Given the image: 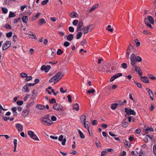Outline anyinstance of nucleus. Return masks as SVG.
<instances>
[{
  "label": "nucleus",
  "mask_w": 156,
  "mask_h": 156,
  "mask_svg": "<svg viewBox=\"0 0 156 156\" xmlns=\"http://www.w3.org/2000/svg\"><path fill=\"white\" fill-rule=\"evenodd\" d=\"M39 120L45 126H49L52 124L53 122L50 119L49 115L47 114L44 116L41 117Z\"/></svg>",
  "instance_id": "nucleus-1"
},
{
  "label": "nucleus",
  "mask_w": 156,
  "mask_h": 156,
  "mask_svg": "<svg viewBox=\"0 0 156 156\" xmlns=\"http://www.w3.org/2000/svg\"><path fill=\"white\" fill-rule=\"evenodd\" d=\"M64 76V74H62L61 71H59L55 74V75L51 77L49 80V83L54 82V84L58 82Z\"/></svg>",
  "instance_id": "nucleus-2"
},
{
  "label": "nucleus",
  "mask_w": 156,
  "mask_h": 156,
  "mask_svg": "<svg viewBox=\"0 0 156 156\" xmlns=\"http://www.w3.org/2000/svg\"><path fill=\"white\" fill-rule=\"evenodd\" d=\"M28 134L31 139L39 141V139L33 131H28Z\"/></svg>",
  "instance_id": "nucleus-3"
},
{
  "label": "nucleus",
  "mask_w": 156,
  "mask_h": 156,
  "mask_svg": "<svg viewBox=\"0 0 156 156\" xmlns=\"http://www.w3.org/2000/svg\"><path fill=\"white\" fill-rule=\"evenodd\" d=\"M125 112L126 113V114L125 115L127 117V115H135L136 113L133 110L131 109H129L128 108H125Z\"/></svg>",
  "instance_id": "nucleus-4"
},
{
  "label": "nucleus",
  "mask_w": 156,
  "mask_h": 156,
  "mask_svg": "<svg viewBox=\"0 0 156 156\" xmlns=\"http://www.w3.org/2000/svg\"><path fill=\"white\" fill-rule=\"evenodd\" d=\"M136 57V56L134 53H132L130 56V64L132 66H135L136 65V61H135Z\"/></svg>",
  "instance_id": "nucleus-5"
},
{
  "label": "nucleus",
  "mask_w": 156,
  "mask_h": 156,
  "mask_svg": "<svg viewBox=\"0 0 156 156\" xmlns=\"http://www.w3.org/2000/svg\"><path fill=\"white\" fill-rule=\"evenodd\" d=\"M11 45V43L9 41H6L5 43L3 44L2 48L3 51L9 47Z\"/></svg>",
  "instance_id": "nucleus-6"
},
{
  "label": "nucleus",
  "mask_w": 156,
  "mask_h": 156,
  "mask_svg": "<svg viewBox=\"0 0 156 156\" xmlns=\"http://www.w3.org/2000/svg\"><path fill=\"white\" fill-rule=\"evenodd\" d=\"M53 108L57 111L62 110V105L58 103L55 104L53 107Z\"/></svg>",
  "instance_id": "nucleus-7"
},
{
  "label": "nucleus",
  "mask_w": 156,
  "mask_h": 156,
  "mask_svg": "<svg viewBox=\"0 0 156 156\" xmlns=\"http://www.w3.org/2000/svg\"><path fill=\"white\" fill-rule=\"evenodd\" d=\"M51 68V66L50 65L47 66L43 65L41 68V71H44L46 72H48Z\"/></svg>",
  "instance_id": "nucleus-8"
},
{
  "label": "nucleus",
  "mask_w": 156,
  "mask_h": 156,
  "mask_svg": "<svg viewBox=\"0 0 156 156\" xmlns=\"http://www.w3.org/2000/svg\"><path fill=\"white\" fill-rule=\"evenodd\" d=\"M83 23L82 21H80L78 23L76 29V31H78L80 30H81L83 28Z\"/></svg>",
  "instance_id": "nucleus-9"
},
{
  "label": "nucleus",
  "mask_w": 156,
  "mask_h": 156,
  "mask_svg": "<svg viewBox=\"0 0 156 156\" xmlns=\"http://www.w3.org/2000/svg\"><path fill=\"white\" fill-rule=\"evenodd\" d=\"M122 75V74L121 73H118L117 74H116L111 78L110 79V82H112L115 79L121 76Z\"/></svg>",
  "instance_id": "nucleus-10"
},
{
  "label": "nucleus",
  "mask_w": 156,
  "mask_h": 156,
  "mask_svg": "<svg viewBox=\"0 0 156 156\" xmlns=\"http://www.w3.org/2000/svg\"><path fill=\"white\" fill-rule=\"evenodd\" d=\"M30 111V109L25 108V109L23 111L22 113V115L23 117H25L29 113Z\"/></svg>",
  "instance_id": "nucleus-11"
},
{
  "label": "nucleus",
  "mask_w": 156,
  "mask_h": 156,
  "mask_svg": "<svg viewBox=\"0 0 156 156\" xmlns=\"http://www.w3.org/2000/svg\"><path fill=\"white\" fill-rule=\"evenodd\" d=\"M140 79L143 82L148 83H149V80L148 77L146 76H140Z\"/></svg>",
  "instance_id": "nucleus-12"
},
{
  "label": "nucleus",
  "mask_w": 156,
  "mask_h": 156,
  "mask_svg": "<svg viewBox=\"0 0 156 156\" xmlns=\"http://www.w3.org/2000/svg\"><path fill=\"white\" fill-rule=\"evenodd\" d=\"M63 140L62 142V145H64L65 144V143L66 141V138H65L63 139V136L62 135H60L58 139V140L61 141Z\"/></svg>",
  "instance_id": "nucleus-13"
},
{
  "label": "nucleus",
  "mask_w": 156,
  "mask_h": 156,
  "mask_svg": "<svg viewBox=\"0 0 156 156\" xmlns=\"http://www.w3.org/2000/svg\"><path fill=\"white\" fill-rule=\"evenodd\" d=\"M144 19H147V21H148L150 23L152 24H153L154 22V20L153 18L151 16H148L147 18H145Z\"/></svg>",
  "instance_id": "nucleus-14"
},
{
  "label": "nucleus",
  "mask_w": 156,
  "mask_h": 156,
  "mask_svg": "<svg viewBox=\"0 0 156 156\" xmlns=\"http://www.w3.org/2000/svg\"><path fill=\"white\" fill-rule=\"evenodd\" d=\"M36 108L37 109L40 110H43L45 109V106L44 105L40 104H38L36 105Z\"/></svg>",
  "instance_id": "nucleus-15"
},
{
  "label": "nucleus",
  "mask_w": 156,
  "mask_h": 156,
  "mask_svg": "<svg viewBox=\"0 0 156 156\" xmlns=\"http://www.w3.org/2000/svg\"><path fill=\"white\" fill-rule=\"evenodd\" d=\"M16 127L19 132L23 130V127L22 125L20 124H16Z\"/></svg>",
  "instance_id": "nucleus-16"
},
{
  "label": "nucleus",
  "mask_w": 156,
  "mask_h": 156,
  "mask_svg": "<svg viewBox=\"0 0 156 156\" xmlns=\"http://www.w3.org/2000/svg\"><path fill=\"white\" fill-rule=\"evenodd\" d=\"M69 16L72 18L77 17L78 16L77 14L75 12H73L69 14Z\"/></svg>",
  "instance_id": "nucleus-17"
},
{
  "label": "nucleus",
  "mask_w": 156,
  "mask_h": 156,
  "mask_svg": "<svg viewBox=\"0 0 156 156\" xmlns=\"http://www.w3.org/2000/svg\"><path fill=\"white\" fill-rule=\"evenodd\" d=\"M46 22V21L44 19L41 18L39 20L38 22V24L39 26H41L42 24L45 23Z\"/></svg>",
  "instance_id": "nucleus-18"
},
{
  "label": "nucleus",
  "mask_w": 156,
  "mask_h": 156,
  "mask_svg": "<svg viewBox=\"0 0 156 156\" xmlns=\"http://www.w3.org/2000/svg\"><path fill=\"white\" fill-rule=\"evenodd\" d=\"M29 87L28 86V85L26 84L23 87L22 89L25 92L27 93L29 92Z\"/></svg>",
  "instance_id": "nucleus-19"
},
{
  "label": "nucleus",
  "mask_w": 156,
  "mask_h": 156,
  "mask_svg": "<svg viewBox=\"0 0 156 156\" xmlns=\"http://www.w3.org/2000/svg\"><path fill=\"white\" fill-rule=\"evenodd\" d=\"M66 37V36L65 37ZM67 40L69 41H72L73 39V35L72 34H69L66 37Z\"/></svg>",
  "instance_id": "nucleus-20"
},
{
  "label": "nucleus",
  "mask_w": 156,
  "mask_h": 156,
  "mask_svg": "<svg viewBox=\"0 0 156 156\" xmlns=\"http://www.w3.org/2000/svg\"><path fill=\"white\" fill-rule=\"evenodd\" d=\"M99 6L98 4H96L94 5L92 8L89 10V12L90 13L92 12L93 10L95 9Z\"/></svg>",
  "instance_id": "nucleus-21"
},
{
  "label": "nucleus",
  "mask_w": 156,
  "mask_h": 156,
  "mask_svg": "<svg viewBox=\"0 0 156 156\" xmlns=\"http://www.w3.org/2000/svg\"><path fill=\"white\" fill-rule=\"evenodd\" d=\"M41 14V13H37L36 14V15L32 17V18L31 20L32 21L33 20H36L38 18L40 15Z\"/></svg>",
  "instance_id": "nucleus-22"
},
{
  "label": "nucleus",
  "mask_w": 156,
  "mask_h": 156,
  "mask_svg": "<svg viewBox=\"0 0 156 156\" xmlns=\"http://www.w3.org/2000/svg\"><path fill=\"white\" fill-rule=\"evenodd\" d=\"M34 102H33L28 103L26 105V108L30 109V107L34 105Z\"/></svg>",
  "instance_id": "nucleus-23"
},
{
  "label": "nucleus",
  "mask_w": 156,
  "mask_h": 156,
  "mask_svg": "<svg viewBox=\"0 0 156 156\" xmlns=\"http://www.w3.org/2000/svg\"><path fill=\"white\" fill-rule=\"evenodd\" d=\"M22 20L23 23H26L28 21V16H23L22 18Z\"/></svg>",
  "instance_id": "nucleus-24"
},
{
  "label": "nucleus",
  "mask_w": 156,
  "mask_h": 156,
  "mask_svg": "<svg viewBox=\"0 0 156 156\" xmlns=\"http://www.w3.org/2000/svg\"><path fill=\"white\" fill-rule=\"evenodd\" d=\"M14 116H16L17 115V113L16 111L17 108L16 107H14L11 109Z\"/></svg>",
  "instance_id": "nucleus-25"
},
{
  "label": "nucleus",
  "mask_w": 156,
  "mask_h": 156,
  "mask_svg": "<svg viewBox=\"0 0 156 156\" xmlns=\"http://www.w3.org/2000/svg\"><path fill=\"white\" fill-rule=\"evenodd\" d=\"M82 30H83V32L84 34H86L89 32L88 30H89L87 26L83 28Z\"/></svg>",
  "instance_id": "nucleus-26"
},
{
  "label": "nucleus",
  "mask_w": 156,
  "mask_h": 156,
  "mask_svg": "<svg viewBox=\"0 0 156 156\" xmlns=\"http://www.w3.org/2000/svg\"><path fill=\"white\" fill-rule=\"evenodd\" d=\"M86 117L85 115H82L80 118V120L81 122L83 123L86 121Z\"/></svg>",
  "instance_id": "nucleus-27"
},
{
  "label": "nucleus",
  "mask_w": 156,
  "mask_h": 156,
  "mask_svg": "<svg viewBox=\"0 0 156 156\" xmlns=\"http://www.w3.org/2000/svg\"><path fill=\"white\" fill-rule=\"evenodd\" d=\"M83 124L85 128H88L90 126V123L88 121H85V122H84Z\"/></svg>",
  "instance_id": "nucleus-28"
},
{
  "label": "nucleus",
  "mask_w": 156,
  "mask_h": 156,
  "mask_svg": "<svg viewBox=\"0 0 156 156\" xmlns=\"http://www.w3.org/2000/svg\"><path fill=\"white\" fill-rule=\"evenodd\" d=\"M30 33L31 34H28L29 37L31 38L35 39L36 38L35 35L32 32H30Z\"/></svg>",
  "instance_id": "nucleus-29"
},
{
  "label": "nucleus",
  "mask_w": 156,
  "mask_h": 156,
  "mask_svg": "<svg viewBox=\"0 0 156 156\" xmlns=\"http://www.w3.org/2000/svg\"><path fill=\"white\" fill-rule=\"evenodd\" d=\"M144 21L145 24L148 26V27L150 28H152V27L151 25L148 23V22L147 21V19H144Z\"/></svg>",
  "instance_id": "nucleus-30"
},
{
  "label": "nucleus",
  "mask_w": 156,
  "mask_h": 156,
  "mask_svg": "<svg viewBox=\"0 0 156 156\" xmlns=\"http://www.w3.org/2000/svg\"><path fill=\"white\" fill-rule=\"evenodd\" d=\"M78 131L79 133V134L80 135V137L82 139H84L85 138V136L84 135L83 133H82V132L80 130H79V129H78Z\"/></svg>",
  "instance_id": "nucleus-31"
},
{
  "label": "nucleus",
  "mask_w": 156,
  "mask_h": 156,
  "mask_svg": "<svg viewBox=\"0 0 156 156\" xmlns=\"http://www.w3.org/2000/svg\"><path fill=\"white\" fill-rule=\"evenodd\" d=\"M118 104H112L111 107V108L112 109L115 110L116 108L118 107Z\"/></svg>",
  "instance_id": "nucleus-32"
},
{
  "label": "nucleus",
  "mask_w": 156,
  "mask_h": 156,
  "mask_svg": "<svg viewBox=\"0 0 156 156\" xmlns=\"http://www.w3.org/2000/svg\"><path fill=\"white\" fill-rule=\"evenodd\" d=\"M145 131L146 132V133H147L148 131L152 132L154 130L153 128L151 127H147L145 129Z\"/></svg>",
  "instance_id": "nucleus-33"
},
{
  "label": "nucleus",
  "mask_w": 156,
  "mask_h": 156,
  "mask_svg": "<svg viewBox=\"0 0 156 156\" xmlns=\"http://www.w3.org/2000/svg\"><path fill=\"white\" fill-rule=\"evenodd\" d=\"M135 61H136V64L137 63V62H140L142 61V58L140 56H136Z\"/></svg>",
  "instance_id": "nucleus-34"
},
{
  "label": "nucleus",
  "mask_w": 156,
  "mask_h": 156,
  "mask_svg": "<svg viewBox=\"0 0 156 156\" xmlns=\"http://www.w3.org/2000/svg\"><path fill=\"white\" fill-rule=\"evenodd\" d=\"M73 109H75L76 111H78L79 109V106L78 103H76L74 105Z\"/></svg>",
  "instance_id": "nucleus-35"
},
{
  "label": "nucleus",
  "mask_w": 156,
  "mask_h": 156,
  "mask_svg": "<svg viewBox=\"0 0 156 156\" xmlns=\"http://www.w3.org/2000/svg\"><path fill=\"white\" fill-rule=\"evenodd\" d=\"M134 66L135 67V70L136 72L138 73L139 72H140V71H141V69L140 68V67L138 66H136V65H135V66Z\"/></svg>",
  "instance_id": "nucleus-36"
},
{
  "label": "nucleus",
  "mask_w": 156,
  "mask_h": 156,
  "mask_svg": "<svg viewBox=\"0 0 156 156\" xmlns=\"http://www.w3.org/2000/svg\"><path fill=\"white\" fill-rule=\"evenodd\" d=\"M2 10L3 13L4 14L7 13L8 11V9L5 7H2Z\"/></svg>",
  "instance_id": "nucleus-37"
},
{
  "label": "nucleus",
  "mask_w": 156,
  "mask_h": 156,
  "mask_svg": "<svg viewBox=\"0 0 156 156\" xmlns=\"http://www.w3.org/2000/svg\"><path fill=\"white\" fill-rule=\"evenodd\" d=\"M146 89L149 93V96H154L151 90L148 88H146Z\"/></svg>",
  "instance_id": "nucleus-38"
},
{
  "label": "nucleus",
  "mask_w": 156,
  "mask_h": 156,
  "mask_svg": "<svg viewBox=\"0 0 156 156\" xmlns=\"http://www.w3.org/2000/svg\"><path fill=\"white\" fill-rule=\"evenodd\" d=\"M81 45L83 46H86L87 44V42L85 40H83L82 41H81Z\"/></svg>",
  "instance_id": "nucleus-39"
},
{
  "label": "nucleus",
  "mask_w": 156,
  "mask_h": 156,
  "mask_svg": "<svg viewBox=\"0 0 156 156\" xmlns=\"http://www.w3.org/2000/svg\"><path fill=\"white\" fill-rule=\"evenodd\" d=\"M82 35V33L81 32H78L76 34V39H78L80 38Z\"/></svg>",
  "instance_id": "nucleus-40"
},
{
  "label": "nucleus",
  "mask_w": 156,
  "mask_h": 156,
  "mask_svg": "<svg viewBox=\"0 0 156 156\" xmlns=\"http://www.w3.org/2000/svg\"><path fill=\"white\" fill-rule=\"evenodd\" d=\"M148 76L152 80H154L156 79L155 77L152 74H149L148 75Z\"/></svg>",
  "instance_id": "nucleus-41"
},
{
  "label": "nucleus",
  "mask_w": 156,
  "mask_h": 156,
  "mask_svg": "<svg viewBox=\"0 0 156 156\" xmlns=\"http://www.w3.org/2000/svg\"><path fill=\"white\" fill-rule=\"evenodd\" d=\"M133 49V47L131 44H130L128 46L127 51L130 52Z\"/></svg>",
  "instance_id": "nucleus-42"
},
{
  "label": "nucleus",
  "mask_w": 156,
  "mask_h": 156,
  "mask_svg": "<svg viewBox=\"0 0 156 156\" xmlns=\"http://www.w3.org/2000/svg\"><path fill=\"white\" fill-rule=\"evenodd\" d=\"M4 27L7 29H12V27L8 23L5 24L4 26Z\"/></svg>",
  "instance_id": "nucleus-43"
},
{
  "label": "nucleus",
  "mask_w": 156,
  "mask_h": 156,
  "mask_svg": "<svg viewBox=\"0 0 156 156\" xmlns=\"http://www.w3.org/2000/svg\"><path fill=\"white\" fill-rule=\"evenodd\" d=\"M95 90L94 89H92L91 90H89L87 91V93L88 94H93L95 92Z\"/></svg>",
  "instance_id": "nucleus-44"
},
{
  "label": "nucleus",
  "mask_w": 156,
  "mask_h": 156,
  "mask_svg": "<svg viewBox=\"0 0 156 156\" xmlns=\"http://www.w3.org/2000/svg\"><path fill=\"white\" fill-rule=\"evenodd\" d=\"M16 15L14 14V13L12 12H10L9 16V18H10L11 17H15Z\"/></svg>",
  "instance_id": "nucleus-45"
},
{
  "label": "nucleus",
  "mask_w": 156,
  "mask_h": 156,
  "mask_svg": "<svg viewBox=\"0 0 156 156\" xmlns=\"http://www.w3.org/2000/svg\"><path fill=\"white\" fill-rule=\"evenodd\" d=\"M12 32L10 31L6 34V36L7 37H10L12 36Z\"/></svg>",
  "instance_id": "nucleus-46"
},
{
  "label": "nucleus",
  "mask_w": 156,
  "mask_h": 156,
  "mask_svg": "<svg viewBox=\"0 0 156 156\" xmlns=\"http://www.w3.org/2000/svg\"><path fill=\"white\" fill-rule=\"evenodd\" d=\"M87 26L89 28V30H90V31L93 30L94 27V25L93 24Z\"/></svg>",
  "instance_id": "nucleus-47"
},
{
  "label": "nucleus",
  "mask_w": 156,
  "mask_h": 156,
  "mask_svg": "<svg viewBox=\"0 0 156 156\" xmlns=\"http://www.w3.org/2000/svg\"><path fill=\"white\" fill-rule=\"evenodd\" d=\"M63 52V51L61 49H58L57 52V54L58 55H60L62 54Z\"/></svg>",
  "instance_id": "nucleus-48"
},
{
  "label": "nucleus",
  "mask_w": 156,
  "mask_h": 156,
  "mask_svg": "<svg viewBox=\"0 0 156 156\" xmlns=\"http://www.w3.org/2000/svg\"><path fill=\"white\" fill-rule=\"evenodd\" d=\"M122 67L124 69H126L127 67V65L126 63H123L121 65Z\"/></svg>",
  "instance_id": "nucleus-49"
},
{
  "label": "nucleus",
  "mask_w": 156,
  "mask_h": 156,
  "mask_svg": "<svg viewBox=\"0 0 156 156\" xmlns=\"http://www.w3.org/2000/svg\"><path fill=\"white\" fill-rule=\"evenodd\" d=\"M128 125V123L126 122H124L122 123V126L124 128L126 127Z\"/></svg>",
  "instance_id": "nucleus-50"
},
{
  "label": "nucleus",
  "mask_w": 156,
  "mask_h": 156,
  "mask_svg": "<svg viewBox=\"0 0 156 156\" xmlns=\"http://www.w3.org/2000/svg\"><path fill=\"white\" fill-rule=\"evenodd\" d=\"M48 1V0H44L41 2V4L42 5H46Z\"/></svg>",
  "instance_id": "nucleus-51"
},
{
  "label": "nucleus",
  "mask_w": 156,
  "mask_h": 156,
  "mask_svg": "<svg viewBox=\"0 0 156 156\" xmlns=\"http://www.w3.org/2000/svg\"><path fill=\"white\" fill-rule=\"evenodd\" d=\"M26 77H27L26 79V80L27 81H30L32 79V77L31 76H27Z\"/></svg>",
  "instance_id": "nucleus-52"
},
{
  "label": "nucleus",
  "mask_w": 156,
  "mask_h": 156,
  "mask_svg": "<svg viewBox=\"0 0 156 156\" xmlns=\"http://www.w3.org/2000/svg\"><path fill=\"white\" fill-rule=\"evenodd\" d=\"M16 103L18 105H22L23 104V101H18L16 102Z\"/></svg>",
  "instance_id": "nucleus-53"
},
{
  "label": "nucleus",
  "mask_w": 156,
  "mask_h": 156,
  "mask_svg": "<svg viewBox=\"0 0 156 156\" xmlns=\"http://www.w3.org/2000/svg\"><path fill=\"white\" fill-rule=\"evenodd\" d=\"M153 149L154 154L156 155V144L154 145Z\"/></svg>",
  "instance_id": "nucleus-54"
},
{
  "label": "nucleus",
  "mask_w": 156,
  "mask_h": 156,
  "mask_svg": "<svg viewBox=\"0 0 156 156\" xmlns=\"http://www.w3.org/2000/svg\"><path fill=\"white\" fill-rule=\"evenodd\" d=\"M49 103L51 104L56 103V101L54 98H52L51 100L50 99L49 100Z\"/></svg>",
  "instance_id": "nucleus-55"
},
{
  "label": "nucleus",
  "mask_w": 156,
  "mask_h": 156,
  "mask_svg": "<svg viewBox=\"0 0 156 156\" xmlns=\"http://www.w3.org/2000/svg\"><path fill=\"white\" fill-rule=\"evenodd\" d=\"M20 74L21 76L23 77H25L27 76V74L24 73H21Z\"/></svg>",
  "instance_id": "nucleus-56"
},
{
  "label": "nucleus",
  "mask_w": 156,
  "mask_h": 156,
  "mask_svg": "<svg viewBox=\"0 0 156 156\" xmlns=\"http://www.w3.org/2000/svg\"><path fill=\"white\" fill-rule=\"evenodd\" d=\"M69 30L70 32H73L74 31V29L73 27H69Z\"/></svg>",
  "instance_id": "nucleus-57"
},
{
  "label": "nucleus",
  "mask_w": 156,
  "mask_h": 156,
  "mask_svg": "<svg viewBox=\"0 0 156 156\" xmlns=\"http://www.w3.org/2000/svg\"><path fill=\"white\" fill-rule=\"evenodd\" d=\"M78 23V20H74L73 22V24L75 26H76Z\"/></svg>",
  "instance_id": "nucleus-58"
},
{
  "label": "nucleus",
  "mask_w": 156,
  "mask_h": 156,
  "mask_svg": "<svg viewBox=\"0 0 156 156\" xmlns=\"http://www.w3.org/2000/svg\"><path fill=\"white\" fill-rule=\"evenodd\" d=\"M64 45L66 47H68L69 45V43L68 41H65L64 43Z\"/></svg>",
  "instance_id": "nucleus-59"
},
{
  "label": "nucleus",
  "mask_w": 156,
  "mask_h": 156,
  "mask_svg": "<svg viewBox=\"0 0 156 156\" xmlns=\"http://www.w3.org/2000/svg\"><path fill=\"white\" fill-rule=\"evenodd\" d=\"M107 152V151L105 150L101 152V156H104L105 154Z\"/></svg>",
  "instance_id": "nucleus-60"
},
{
  "label": "nucleus",
  "mask_w": 156,
  "mask_h": 156,
  "mask_svg": "<svg viewBox=\"0 0 156 156\" xmlns=\"http://www.w3.org/2000/svg\"><path fill=\"white\" fill-rule=\"evenodd\" d=\"M98 123V122L96 120H94L93 121L92 124L93 125H96Z\"/></svg>",
  "instance_id": "nucleus-61"
},
{
  "label": "nucleus",
  "mask_w": 156,
  "mask_h": 156,
  "mask_svg": "<svg viewBox=\"0 0 156 156\" xmlns=\"http://www.w3.org/2000/svg\"><path fill=\"white\" fill-rule=\"evenodd\" d=\"M57 119L56 117L55 116H53L51 118V120L52 121H55Z\"/></svg>",
  "instance_id": "nucleus-62"
},
{
  "label": "nucleus",
  "mask_w": 156,
  "mask_h": 156,
  "mask_svg": "<svg viewBox=\"0 0 156 156\" xmlns=\"http://www.w3.org/2000/svg\"><path fill=\"white\" fill-rule=\"evenodd\" d=\"M67 98H68V101L69 102H71L72 101L71 99V96L70 95H69L67 96Z\"/></svg>",
  "instance_id": "nucleus-63"
},
{
  "label": "nucleus",
  "mask_w": 156,
  "mask_h": 156,
  "mask_svg": "<svg viewBox=\"0 0 156 156\" xmlns=\"http://www.w3.org/2000/svg\"><path fill=\"white\" fill-rule=\"evenodd\" d=\"M12 39L13 40V41L14 42H15L17 40V37L16 35H14L12 37Z\"/></svg>",
  "instance_id": "nucleus-64"
}]
</instances>
